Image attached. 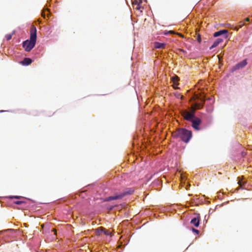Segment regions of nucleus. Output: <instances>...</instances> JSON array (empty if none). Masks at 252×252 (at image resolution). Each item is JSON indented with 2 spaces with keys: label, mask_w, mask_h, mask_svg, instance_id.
<instances>
[{
  "label": "nucleus",
  "mask_w": 252,
  "mask_h": 252,
  "mask_svg": "<svg viewBox=\"0 0 252 252\" xmlns=\"http://www.w3.org/2000/svg\"><path fill=\"white\" fill-rule=\"evenodd\" d=\"M182 115L186 120L192 123L191 126L195 130H199L200 129V125L201 121L195 116V111L194 110H184L182 112Z\"/></svg>",
  "instance_id": "obj_1"
},
{
  "label": "nucleus",
  "mask_w": 252,
  "mask_h": 252,
  "mask_svg": "<svg viewBox=\"0 0 252 252\" xmlns=\"http://www.w3.org/2000/svg\"><path fill=\"white\" fill-rule=\"evenodd\" d=\"M36 29L33 26L31 29L30 39L23 42V47L27 52H30L35 46L36 41Z\"/></svg>",
  "instance_id": "obj_2"
},
{
  "label": "nucleus",
  "mask_w": 252,
  "mask_h": 252,
  "mask_svg": "<svg viewBox=\"0 0 252 252\" xmlns=\"http://www.w3.org/2000/svg\"><path fill=\"white\" fill-rule=\"evenodd\" d=\"M177 136L185 143H188L192 137V132L185 128H180L177 131Z\"/></svg>",
  "instance_id": "obj_3"
},
{
  "label": "nucleus",
  "mask_w": 252,
  "mask_h": 252,
  "mask_svg": "<svg viewBox=\"0 0 252 252\" xmlns=\"http://www.w3.org/2000/svg\"><path fill=\"white\" fill-rule=\"evenodd\" d=\"M134 192L133 189L131 188H128L126 189L123 192L119 193L117 195L110 196L106 197L105 199L106 201H110L113 200L120 199L127 195L131 194Z\"/></svg>",
  "instance_id": "obj_4"
},
{
  "label": "nucleus",
  "mask_w": 252,
  "mask_h": 252,
  "mask_svg": "<svg viewBox=\"0 0 252 252\" xmlns=\"http://www.w3.org/2000/svg\"><path fill=\"white\" fill-rule=\"evenodd\" d=\"M247 63H248L247 59H245L243 60L242 62H240L237 63L236 64H235V65L232 67V71H234L235 70L242 69L244 68L245 66H246Z\"/></svg>",
  "instance_id": "obj_5"
},
{
  "label": "nucleus",
  "mask_w": 252,
  "mask_h": 252,
  "mask_svg": "<svg viewBox=\"0 0 252 252\" xmlns=\"http://www.w3.org/2000/svg\"><path fill=\"white\" fill-rule=\"evenodd\" d=\"M190 223L195 227H198L200 223V217L198 215L197 216L193 218L190 221Z\"/></svg>",
  "instance_id": "obj_6"
},
{
  "label": "nucleus",
  "mask_w": 252,
  "mask_h": 252,
  "mask_svg": "<svg viewBox=\"0 0 252 252\" xmlns=\"http://www.w3.org/2000/svg\"><path fill=\"white\" fill-rule=\"evenodd\" d=\"M171 80L173 83L172 86L174 88V89H178L179 88L178 87V85L179 84L178 81L180 80L179 78L177 76H174L172 77Z\"/></svg>",
  "instance_id": "obj_7"
},
{
  "label": "nucleus",
  "mask_w": 252,
  "mask_h": 252,
  "mask_svg": "<svg viewBox=\"0 0 252 252\" xmlns=\"http://www.w3.org/2000/svg\"><path fill=\"white\" fill-rule=\"evenodd\" d=\"M227 33H228L227 30H220V31L215 32L214 33V36L216 37L220 36L221 35L225 34V36L226 38L227 37Z\"/></svg>",
  "instance_id": "obj_8"
},
{
  "label": "nucleus",
  "mask_w": 252,
  "mask_h": 252,
  "mask_svg": "<svg viewBox=\"0 0 252 252\" xmlns=\"http://www.w3.org/2000/svg\"><path fill=\"white\" fill-rule=\"evenodd\" d=\"M223 40L221 38H217L212 45V46L210 47V49H213V48L216 47L220 42H221Z\"/></svg>",
  "instance_id": "obj_9"
},
{
  "label": "nucleus",
  "mask_w": 252,
  "mask_h": 252,
  "mask_svg": "<svg viewBox=\"0 0 252 252\" xmlns=\"http://www.w3.org/2000/svg\"><path fill=\"white\" fill-rule=\"evenodd\" d=\"M32 63V60L28 58H25L21 62V63L24 65H28Z\"/></svg>",
  "instance_id": "obj_10"
},
{
  "label": "nucleus",
  "mask_w": 252,
  "mask_h": 252,
  "mask_svg": "<svg viewBox=\"0 0 252 252\" xmlns=\"http://www.w3.org/2000/svg\"><path fill=\"white\" fill-rule=\"evenodd\" d=\"M166 44L163 43L156 42L155 43V47L158 49L164 48Z\"/></svg>",
  "instance_id": "obj_11"
},
{
  "label": "nucleus",
  "mask_w": 252,
  "mask_h": 252,
  "mask_svg": "<svg viewBox=\"0 0 252 252\" xmlns=\"http://www.w3.org/2000/svg\"><path fill=\"white\" fill-rule=\"evenodd\" d=\"M142 3V1L140 0V2L138 3V1L136 0H134L133 1V5H137V6L136 7L135 9L137 10H139L140 8V4Z\"/></svg>",
  "instance_id": "obj_12"
},
{
  "label": "nucleus",
  "mask_w": 252,
  "mask_h": 252,
  "mask_svg": "<svg viewBox=\"0 0 252 252\" xmlns=\"http://www.w3.org/2000/svg\"><path fill=\"white\" fill-rule=\"evenodd\" d=\"M239 28H241L243 26L245 25V23L243 21H240L239 23Z\"/></svg>",
  "instance_id": "obj_13"
},
{
  "label": "nucleus",
  "mask_w": 252,
  "mask_h": 252,
  "mask_svg": "<svg viewBox=\"0 0 252 252\" xmlns=\"http://www.w3.org/2000/svg\"><path fill=\"white\" fill-rule=\"evenodd\" d=\"M203 103H204V100H202V102L200 103V104H199L198 106V104L196 103V105H197L198 108H200L202 107L203 105Z\"/></svg>",
  "instance_id": "obj_14"
},
{
  "label": "nucleus",
  "mask_w": 252,
  "mask_h": 252,
  "mask_svg": "<svg viewBox=\"0 0 252 252\" xmlns=\"http://www.w3.org/2000/svg\"><path fill=\"white\" fill-rule=\"evenodd\" d=\"M5 38H6V39L7 40H9L11 39L12 38V35L11 34H7L6 36H5Z\"/></svg>",
  "instance_id": "obj_15"
},
{
  "label": "nucleus",
  "mask_w": 252,
  "mask_h": 252,
  "mask_svg": "<svg viewBox=\"0 0 252 252\" xmlns=\"http://www.w3.org/2000/svg\"><path fill=\"white\" fill-rule=\"evenodd\" d=\"M192 231L197 234H198L199 233V231L198 230L195 229L194 228H192Z\"/></svg>",
  "instance_id": "obj_16"
},
{
  "label": "nucleus",
  "mask_w": 252,
  "mask_h": 252,
  "mask_svg": "<svg viewBox=\"0 0 252 252\" xmlns=\"http://www.w3.org/2000/svg\"><path fill=\"white\" fill-rule=\"evenodd\" d=\"M15 204H17V205H20V204H21L22 203H23V201H15Z\"/></svg>",
  "instance_id": "obj_17"
},
{
  "label": "nucleus",
  "mask_w": 252,
  "mask_h": 252,
  "mask_svg": "<svg viewBox=\"0 0 252 252\" xmlns=\"http://www.w3.org/2000/svg\"><path fill=\"white\" fill-rule=\"evenodd\" d=\"M239 29H240V28H239V25H238L234 28V30L237 31L239 30Z\"/></svg>",
  "instance_id": "obj_18"
},
{
  "label": "nucleus",
  "mask_w": 252,
  "mask_h": 252,
  "mask_svg": "<svg viewBox=\"0 0 252 252\" xmlns=\"http://www.w3.org/2000/svg\"><path fill=\"white\" fill-rule=\"evenodd\" d=\"M238 184H239L240 186H244V183H243L242 182H241V181H238Z\"/></svg>",
  "instance_id": "obj_19"
},
{
  "label": "nucleus",
  "mask_w": 252,
  "mask_h": 252,
  "mask_svg": "<svg viewBox=\"0 0 252 252\" xmlns=\"http://www.w3.org/2000/svg\"><path fill=\"white\" fill-rule=\"evenodd\" d=\"M245 22H249L250 21V19L249 18H246L245 19Z\"/></svg>",
  "instance_id": "obj_20"
},
{
  "label": "nucleus",
  "mask_w": 252,
  "mask_h": 252,
  "mask_svg": "<svg viewBox=\"0 0 252 252\" xmlns=\"http://www.w3.org/2000/svg\"><path fill=\"white\" fill-rule=\"evenodd\" d=\"M42 17H45V14L44 12H42Z\"/></svg>",
  "instance_id": "obj_21"
},
{
  "label": "nucleus",
  "mask_w": 252,
  "mask_h": 252,
  "mask_svg": "<svg viewBox=\"0 0 252 252\" xmlns=\"http://www.w3.org/2000/svg\"><path fill=\"white\" fill-rule=\"evenodd\" d=\"M14 197L15 198H19L20 197V196H14Z\"/></svg>",
  "instance_id": "obj_22"
},
{
  "label": "nucleus",
  "mask_w": 252,
  "mask_h": 252,
  "mask_svg": "<svg viewBox=\"0 0 252 252\" xmlns=\"http://www.w3.org/2000/svg\"><path fill=\"white\" fill-rule=\"evenodd\" d=\"M169 33H173V32L172 31H169Z\"/></svg>",
  "instance_id": "obj_23"
}]
</instances>
